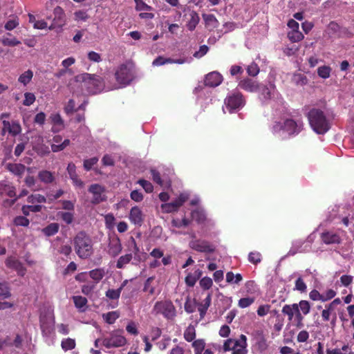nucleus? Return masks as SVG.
I'll list each match as a JSON object with an SVG mask.
<instances>
[{
	"label": "nucleus",
	"instance_id": "obj_1",
	"mask_svg": "<svg viewBox=\"0 0 354 354\" xmlns=\"http://www.w3.org/2000/svg\"><path fill=\"white\" fill-rule=\"evenodd\" d=\"M311 304L307 300H300L299 303L285 304L281 309V313L287 316L290 322H293L297 328L304 326V317L310 312Z\"/></svg>",
	"mask_w": 354,
	"mask_h": 354
},
{
	"label": "nucleus",
	"instance_id": "obj_2",
	"mask_svg": "<svg viewBox=\"0 0 354 354\" xmlns=\"http://www.w3.org/2000/svg\"><path fill=\"white\" fill-rule=\"evenodd\" d=\"M75 80L80 84L81 88L85 89L88 94H97L104 88L103 79L95 74L88 73L79 74L75 77Z\"/></svg>",
	"mask_w": 354,
	"mask_h": 354
},
{
	"label": "nucleus",
	"instance_id": "obj_3",
	"mask_svg": "<svg viewBox=\"0 0 354 354\" xmlns=\"http://www.w3.org/2000/svg\"><path fill=\"white\" fill-rule=\"evenodd\" d=\"M75 253L82 259L89 258L93 253V245L91 236L84 231L79 232L73 239Z\"/></svg>",
	"mask_w": 354,
	"mask_h": 354
},
{
	"label": "nucleus",
	"instance_id": "obj_4",
	"mask_svg": "<svg viewBox=\"0 0 354 354\" xmlns=\"http://www.w3.org/2000/svg\"><path fill=\"white\" fill-rule=\"evenodd\" d=\"M308 119L313 129L319 134H324L330 129V124L324 113L319 109L310 110Z\"/></svg>",
	"mask_w": 354,
	"mask_h": 354
},
{
	"label": "nucleus",
	"instance_id": "obj_5",
	"mask_svg": "<svg viewBox=\"0 0 354 354\" xmlns=\"http://www.w3.org/2000/svg\"><path fill=\"white\" fill-rule=\"evenodd\" d=\"M176 308L171 300H162L156 302L152 309L155 315H162L167 319H172L176 316Z\"/></svg>",
	"mask_w": 354,
	"mask_h": 354
},
{
	"label": "nucleus",
	"instance_id": "obj_6",
	"mask_svg": "<svg viewBox=\"0 0 354 354\" xmlns=\"http://www.w3.org/2000/svg\"><path fill=\"white\" fill-rule=\"evenodd\" d=\"M122 334L123 330L120 329L111 331L108 337L102 339L103 346L106 348L124 346L127 341Z\"/></svg>",
	"mask_w": 354,
	"mask_h": 354
},
{
	"label": "nucleus",
	"instance_id": "obj_7",
	"mask_svg": "<svg viewBox=\"0 0 354 354\" xmlns=\"http://www.w3.org/2000/svg\"><path fill=\"white\" fill-rule=\"evenodd\" d=\"M116 81L123 85H128L134 79L133 66L130 64L120 65L115 73Z\"/></svg>",
	"mask_w": 354,
	"mask_h": 354
},
{
	"label": "nucleus",
	"instance_id": "obj_8",
	"mask_svg": "<svg viewBox=\"0 0 354 354\" xmlns=\"http://www.w3.org/2000/svg\"><path fill=\"white\" fill-rule=\"evenodd\" d=\"M225 104L229 112L232 113L242 109L245 104V100L241 92L236 91L226 97Z\"/></svg>",
	"mask_w": 354,
	"mask_h": 354
},
{
	"label": "nucleus",
	"instance_id": "obj_9",
	"mask_svg": "<svg viewBox=\"0 0 354 354\" xmlns=\"http://www.w3.org/2000/svg\"><path fill=\"white\" fill-rule=\"evenodd\" d=\"M40 328L43 333L50 334L54 330L55 317L53 312L41 314L39 318Z\"/></svg>",
	"mask_w": 354,
	"mask_h": 354
},
{
	"label": "nucleus",
	"instance_id": "obj_10",
	"mask_svg": "<svg viewBox=\"0 0 354 354\" xmlns=\"http://www.w3.org/2000/svg\"><path fill=\"white\" fill-rule=\"evenodd\" d=\"M283 131L289 136H295L303 129V122L301 120L295 121L293 119H286L283 122Z\"/></svg>",
	"mask_w": 354,
	"mask_h": 354
},
{
	"label": "nucleus",
	"instance_id": "obj_11",
	"mask_svg": "<svg viewBox=\"0 0 354 354\" xmlns=\"http://www.w3.org/2000/svg\"><path fill=\"white\" fill-rule=\"evenodd\" d=\"M189 246L192 249L203 253H212L215 250V247L205 240H193L190 241Z\"/></svg>",
	"mask_w": 354,
	"mask_h": 354
},
{
	"label": "nucleus",
	"instance_id": "obj_12",
	"mask_svg": "<svg viewBox=\"0 0 354 354\" xmlns=\"http://www.w3.org/2000/svg\"><path fill=\"white\" fill-rule=\"evenodd\" d=\"M88 192L93 194L91 199L93 204H99L106 199V197L104 194L105 189L99 184H92L88 188Z\"/></svg>",
	"mask_w": 354,
	"mask_h": 354
},
{
	"label": "nucleus",
	"instance_id": "obj_13",
	"mask_svg": "<svg viewBox=\"0 0 354 354\" xmlns=\"http://www.w3.org/2000/svg\"><path fill=\"white\" fill-rule=\"evenodd\" d=\"M258 91L260 92L259 97L263 102H267L278 95L276 86L273 84H270L268 86H259Z\"/></svg>",
	"mask_w": 354,
	"mask_h": 354
},
{
	"label": "nucleus",
	"instance_id": "obj_14",
	"mask_svg": "<svg viewBox=\"0 0 354 354\" xmlns=\"http://www.w3.org/2000/svg\"><path fill=\"white\" fill-rule=\"evenodd\" d=\"M6 266L10 269L17 271L18 275L24 277L26 272V268L24 266L22 263L17 259L15 257H9L6 259Z\"/></svg>",
	"mask_w": 354,
	"mask_h": 354
},
{
	"label": "nucleus",
	"instance_id": "obj_15",
	"mask_svg": "<svg viewBox=\"0 0 354 354\" xmlns=\"http://www.w3.org/2000/svg\"><path fill=\"white\" fill-rule=\"evenodd\" d=\"M238 86L250 93L257 92L259 89V82L249 77H245L240 80Z\"/></svg>",
	"mask_w": 354,
	"mask_h": 354
},
{
	"label": "nucleus",
	"instance_id": "obj_16",
	"mask_svg": "<svg viewBox=\"0 0 354 354\" xmlns=\"http://www.w3.org/2000/svg\"><path fill=\"white\" fill-rule=\"evenodd\" d=\"M223 82L222 75L216 71L211 72L206 75L204 84L205 86L209 87H216L221 84Z\"/></svg>",
	"mask_w": 354,
	"mask_h": 354
},
{
	"label": "nucleus",
	"instance_id": "obj_17",
	"mask_svg": "<svg viewBox=\"0 0 354 354\" xmlns=\"http://www.w3.org/2000/svg\"><path fill=\"white\" fill-rule=\"evenodd\" d=\"M322 241L326 244H339L341 243V238L337 233L331 231H324L320 234Z\"/></svg>",
	"mask_w": 354,
	"mask_h": 354
},
{
	"label": "nucleus",
	"instance_id": "obj_18",
	"mask_svg": "<svg viewBox=\"0 0 354 354\" xmlns=\"http://www.w3.org/2000/svg\"><path fill=\"white\" fill-rule=\"evenodd\" d=\"M247 337L245 335H241L239 339H235L232 354H247Z\"/></svg>",
	"mask_w": 354,
	"mask_h": 354
},
{
	"label": "nucleus",
	"instance_id": "obj_19",
	"mask_svg": "<svg viewBox=\"0 0 354 354\" xmlns=\"http://www.w3.org/2000/svg\"><path fill=\"white\" fill-rule=\"evenodd\" d=\"M129 220L134 225L141 226L144 221V215L142 210L138 207H133L129 213Z\"/></svg>",
	"mask_w": 354,
	"mask_h": 354
},
{
	"label": "nucleus",
	"instance_id": "obj_20",
	"mask_svg": "<svg viewBox=\"0 0 354 354\" xmlns=\"http://www.w3.org/2000/svg\"><path fill=\"white\" fill-rule=\"evenodd\" d=\"M122 247L119 238H113L110 240L108 245V254L112 257H117L122 251Z\"/></svg>",
	"mask_w": 354,
	"mask_h": 354
},
{
	"label": "nucleus",
	"instance_id": "obj_21",
	"mask_svg": "<svg viewBox=\"0 0 354 354\" xmlns=\"http://www.w3.org/2000/svg\"><path fill=\"white\" fill-rule=\"evenodd\" d=\"M67 171L69 174L70 178L72 180L75 186L82 188L84 185V182L78 178L76 173V167L74 163L70 162L67 166Z\"/></svg>",
	"mask_w": 354,
	"mask_h": 354
},
{
	"label": "nucleus",
	"instance_id": "obj_22",
	"mask_svg": "<svg viewBox=\"0 0 354 354\" xmlns=\"http://www.w3.org/2000/svg\"><path fill=\"white\" fill-rule=\"evenodd\" d=\"M3 130L6 129L9 133L13 136L19 135L21 131V127L19 122L12 121L11 123L9 121L3 120Z\"/></svg>",
	"mask_w": 354,
	"mask_h": 354
},
{
	"label": "nucleus",
	"instance_id": "obj_23",
	"mask_svg": "<svg viewBox=\"0 0 354 354\" xmlns=\"http://www.w3.org/2000/svg\"><path fill=\"white\" fill-rule=\"evenodd\" d=\"M37 177L44 184H53L55 181V174L46 169L39 171Z\"/></svg>",
	"mask_w": 354,
	"mask_h": 354
},
{
	"label": "nucleus",
	"instance_id": "obj_24",
	"mask_svg": "<svg viewBox=\"0 0 354 354\" xmlns=\"http://www.w3.org/2000/svg\"><path fill=\"white\" fill-rule=\"evenodd\" d=\"M212 302V292H208L205 299L201 303H197L198 311L201 319L204 318Z\"/></svg>",
	"mask_w": 354,
	"mask_h": 354
},
{
	"label": "nucleus",
	"instance_id": "obj_25",
	"mask_svg": "<svg viewBox=\"0 0 354 354\" xmlns=\"http://www.w3.org/2000/svg\"><path fill=\"white\" fill-rule=\"evenodd\" d=\"M202 17L205 21V27L209 30H213L218 27L219 22L214 15L203 14Z\"/></svg>",
	"mask_w": 354,
	"mask_h": 354
},
{
	"label": "nucleus",
	"instance_id": "obj_26",
	"mask_svg": "<svg viewBox=\"0 0 354 354\" xmlns=\"http://www.w3.org/2000/svg\"><path fill=\"white\" fill-rule=\"evenodd\" d=\"M6 167L10 172L19 177H21L26 170L25 165L21 163H8Z\"/></svg>",
	"mask_w": 354,
	"mask_h": 354
},
{
	"label": "nucleus",
	"instance_id": "obj_27",
	"mask_svg": "<svg viewBox=\"0 0 354 354\" xmlns=\"http://www.w3.org/2000/svg\"><path fill=\"white\" fill-rule=\"evenodd\" d=\"M0 195H6L10 198L16 196L15 188L10 183L0 182Z\"/></svg>",
	"mask_w": 354,
	"mask_h": 354
},
{
	"label": "nucleus",
	"instance_id": "obj_28",
	"mask_svg": "<svg viewBox=\"0 0 354 354\" xmlns=\"http://www.w3.org/2000/svg\"><path fill=\"white\" fill-rule=\"evenodd\" d=\"M106 272L104 268H96L88 272L90 277L94 281L95 284L98 283L104 277Z\"/></svg>",
	"mask_w": 354,
	"mask_h": 354
},
{
	"label": "nucleus",
	"instance_id": "obj_29",
	"mask_svg": "<svg viewBox=\"0 0 354 354\" xmlns=\"http://www.w3.org/2000/svg\"><path fill=\"white\" fill-rule=\"evenodd\" d=\"M189 16L190 19L187 24V28L189 30L193 31L198 24L200 21V17L198 14L194 10H192L190 12Z\"/></svg>",
	"mask_w": 354,
	"mask_h": 354
},
{
	"label": "nucleus",
	"instance_id": "obj_30",
	"mask_svg": "<svg viewBox=\"0 0 354 354\" xmlns=\"http://www.w3.org/2000/svg\"><path fill=\"white\" fill-rule=\"evenodd\" d=\"M59 225L57 223H52L42 229V232L46 236H51L57 234L59 231Z\"/></svg>",
	"mask_w": 354,
	"mask_h": 354
},
{
	"label": "nucleus",
	"instance_id": "obj_31",
	"mask_svg": "<svg viewBox=\"0 0 354 354\" xmlns=\"http://www.w3.org/2000/svg\"><path fill=\"white\" fill-rule=\"evenodd\" d=\"M180 207L181 206L178 204L176 199L170 203H165L161 205L162 209L165 213L177 212Z\"/></svg>",
	"mask_w": 354,
	"mask_h": 354
},
{
	"label": "nucleus",
	"instance_id": "obj_32",
	"mask_svg": "<svg viewBox=\"0 0 354 354\" xmlns=\"http://www.w3.org/2000/svg\"><path fill=\"white\" fill-rule=\"evenodd\" d=\"M192 346L194 351V354H202L205 348V342L203 339L194 340Z\"/></svg>",
	"mask_w": 354,
	"mask_h": 354
},
{
	"label": "nucleus",
	"instance_id": "obj_33",
	"mask_svg": "<svg viewBox=\"0 0 354 354\" xmlns=\"http://www.w3.org/2000/svg\"><path fill=\"white\" fill-rule=\"evenodd\" d=\"M133 258L132 254H126L123 256H121L117 261L116 268L119 269H122L124 266L129 263Z\"/></svg>",
	"mask_w": 354,
	"mask_h": 354
},
{
	"label": "nucleus",
	"instance_id": "obj_34",
	"mask_svg": "<svg viewBox=\"0 0 354 354\" xmlns=\"http://www.w3.org/2000/svg\"><path fill=\"white\" fill-rule=\"evenodd\" d=\"M43 208L42 205H23L21 211L24 215L28 216L30 212H39Z\"/></svg>",
	"mask_w": 354,
	"mask_h": 354
},
{
	"label": "nucleus",
	"instance_id": "obj_35",
	"mask_svg": "<svg viewBox=\"0 0 354 354\" xmlns=\"http://www.w3.org/2000/svg\"><path fill=\"white\" fill-rule=\"evenodd\" d=\"M119 317L120 314L118 311H111L102 315L104 320L109 324H113Z\"/></svg>",
	"mask_w": 354,
	"mask_h": 354
},
{
	"label": "nucleus",
	"instance_id": "obj_36",
	"mask_svg": "<svg viewBox=\"0 0 354 354\" xmlns=\"http://www.w3.org/2000/svg\"><path fill=\"white\" fill-rule=\"evenodd\" d=\"M27 201L29 203H43L47 201L46 196L40 194H31L28 196Z\"/></svg>",
	"mask_w": 354,
	"mask_h": 354
},
{
	"label": "nucleus",
	"instance_id": "obj_37",
	"mask_svg": "<svg viewBox=\"0 0 354 354\" xmlns=\"http://www.w3.org/2000/svg\"><path fill=\"white\" fill-rule=\"evenodd\" d=\"M196 337V330L194 327L192 325H189L184 332V338L186 341L191 342H194Z\"/></svg>",
	"mask_w": 354,
	"mask_h": 354
},
{
	"label": "nucleus",
	"instance_id": "obj_38",
	"mask_svg": "<svg viewBox=\"0 0 354 354\" xmlns=\"http://www.w3.org/2000/svg\"><path fill=\"white\" fill-rule=\"evenodd\" d=\"M75 339L69 337L64 339L61 342L62 348L65 351L75 348Z\"/></svg>",
	"mask_w": 354,
	"mask_h": 354
},
{
	"label": "nucleus",
	"instance_id": "obj_39",
	"mask_svg": "<svg viewBox=\"0 0 354 354\" xmlns=\"http://www.w3.org/2000/svg\"><path fill=\"white\" fill-rule=\"evenodd\" d=\"M288 38L292 42H299L304 38V36L299 30H291L288 33Z\"/></svg>",
	"mask_w": 354,
	"mask_h": 354
},
{
	"label": "nucleus",
	"instance_id": "obj_40",
	"mask_svg": "<svg viewBox=\"0 0 354 354\" xmlns=\"http://www.w3.org/2000/svg\"><path fill=\"white\" fill-rule=\"evenodd\" d=\"M32 77V71L31 70H28L19 76L18 81L26 86L31 81Z\"/></svg>",
	"mask_w": 354,
	"mask_h": 354
},
{
	"label": "nucleus",
	"instance_id": "obj_41",
	"mask_svg": "<svg viewBox=\"0 0 354 354\" xmlns=\"http://www.w3.org/2000/svg\"><path fill=\"white\" fill-rule=\"evenodd\" d=\"M331 68L328 66H322L317 68V75L323 79H327L330 77Z\"/></svg>",
	"mask_w": 354,
	"mask_h": 354
},
{
	"label": "nucleus",
	"instance_id": "obj_42",
	"mask_svg": "<svg viewBox=\"0 0 354 354\" xmlns=\"http://www.w3.org/2000/svg\"><path fill=\"white\" fill-rule=\"evenodd\" d=\"M154 279V277H149L144 283L143 291L147 292L149 295H153L155 293V287L151 286V283Z\"/></svg>",
	"mask_w": 354,
	"mask_h": 354
},
{
	"label": "nucleus",
	"instance_id": "obj_43",
	"mask_svg": "<svg viewBox=\"0 0 354 354\" xmlns=\"http://www.w3.org/2000/svg\"><path fill=\"white\" fill-rule=\"evenodd\" d=\"M295 290L299 291L300 292H306L307 290V286L304 279L299 277L295 281Z\"/></svg>",
	"mask_w": 354,
	"mask_h": 354
},
{
	"label": "nucleus",
	"instance_id": "obj_44",
	"mask_svg": "<svg viewBox=\"0 0 354 354\" xmlns=\"http://www.w3.org/2000/svg\"><path fill=\"white\" fill-rule=\"evenodd\" d=\"M11 295L10 288L7 283H0V298L6 299Z\"/></svg>",
	"mask_w": 354,
	"mask_h": 354
},
{
	"label": "nucleus",
	"instance_id": "obj_45",
	"mask_svg": "<svg viewBox=\"0 0 354 354\" xmlns=\"http://www.w3.org/2000/svg\"><path fill=\"white\" fill-rule=\"evenodd\" d=\"M248 261L254 265L258 264L261 261V253L257 251L250 252L248 254Z\"/></svg>",
	"mask_w": 354,
	"mask_h": 354
},
{
	"label": "nucleus",
	"instance_id": "obj_46",
	"mask_svg": "<svg viewBox=\"0 0 354 354\" xmlns=\"http://www.w3.org/2000/svg\"><path fill=\"white\" fill-rule=\"evenodd\" d=\"M73 300L75 307L77 308H82L84 307L88 302L87 299L82 296H73Z\"/></svg>",
	"mask_w": 354,
	"mask_h": 354
},
{
	"label": "nucleus",
	"instance_id": "obj_47",
	"mask_svg": "<svg viewBox=\"0 0 354 354\" xmlns=\"http://www.w3.org/2000/svg\"><path fill=\"white\" fill-rule=\"evenodd\" d=\"M13 223L16 226L28 227L30 224V221L25 216H17L14 218Z\"/></svg>",
	"mask_w": 354,
	"mask_h": 354
},
{
	"label": "nucleus",
	"instance_id": "obj_48",
	"mask_svg": "<svg viewBox=\"0 0 354 354\" xmlns=\"http://www.w3.org/2000/svg\"><path fill=\"white\" fill-rule=\"evenodd\" d=\"M69 145H70V140L65 139L60 144H53L51 145V149L53 152H59V151L64 150Z\"/></svg>",
	"mask_w": 354,
	"mask_h": 354
},
{
	"label": "nucleus",
	"instance_id": "obj_49",
	"mask_svg": "<svg viewBox=\"0 0 354 354\" xmlns=\"http://www.w3.org/2000/svg\"><path fill=\"white\" fill-rule=\"evenodd\" d=\"M246 70L248 75L252 77L257 76L259 73V67L254 62H252L248 65Z\"/></svg>",
	"mask_w": 354,
	"mask_h": 354
},
{
	"label": "nucleus",
	"instance_id": "obj_50",
	"mask_svg": "<svg viewBox=\"0 0 354 354\" xmlns=\"http://www.w3.org/2000/svg\"><path fill=\"white\" fill-rule=\"evenodd\" d=\"M134 1L136 3V10L137 11H142V10L151 11L153 9L151 6L147 5L142 0H134Z\"/></svg>",
	"mask_w": 354,
	"mask_h": 354
},
{
	"label": "nucleus",
	"instance_id": "obj_51",
	"mask_svg": "<svg viewBox=\"0 0 354 354\" xmlns=\"http://www.w3.org/2000/svg\"><path fill=\"white\" fill-rule=\"evenodd\" d=\"M254 297L241 298L239 300L238 306L241 308H245L252 305L254 302Z\"/></svg>",
	"mask_w": 354,
	"mask_h": 354
},
{
	"label": "nucleus",
	"instance_id": "obj_52",
	"mask_svg": "<svg viewBox=\"0 0 354 354\" xmlns=\"http://www.w3.org/2000/svg\"><path fill=\"white\" fill-rule=\"evenodd\" d=\"M33 149L40 156H44L50 153L48 147L44 144L34 146Z\"/></svg>",
	"mask_w": 354,
	"mask_h": 354
},
{
	"label": "nucleus",
	"instance_id": "obj_53",
	"mask_svg": "<svg viewBox=\"0 0 354 354\" xmlns=\"http://www.w3.org/2000/svg\"><path fill=\"white\" fill-rule=\"evenodd\" d=\"M138 183L142 187L147 193H151L153 191V185L148 180L140 179Z\"/></svg>",
	"mask_w": 354,
	"mask_h": 354
},
{
	"label": "nucleus",
	"instance_id": "obj_54",
	"mask_svg": "<svg viewBox=\"0 0 354 354\" xmlns=\"http://www.w3.org/2000/svg\"><path fill=\"white\" fill-rule=\"evenodd\" d=\"M2 44L7 46H15L21 44V41L17 40L15 37H3L2 39Z\"/></svg>",
	"mask_w": 354,
	"mask_h": 354
},
{
	"label": "nucleus",
	"instance_id": "obj_55",
	"mask_svg": "<svg viewBox=\"0 0 354 354\" xmlns=\"http://www.w3.org/2000/svg\"><path fill=\"white\" fill-rule=\"evenodd\" d=\"M24 97L25 99L23 101V104L27 106L32 105L36 100L32 93L26 92L24 93Z\"/></svg>",
	"mask_w": 354,
	"mask_h": 354
},
{
	"label": "nucleus",
	"instance_id": "obj_56",
	"mask_svg": "<svg viewBox=\"0 0 354 354\" xmlns=\"http://www.w3.org/2000/svg\"><path fill=\"white\" fill-rule=\"evenodd\" d=\"M120 293H121V288H118L116 290L109 289L106 292V296L111 299H118L120 298Z\"/></svg>",
	"mask_w": 354,
	"mask_h": 354
},
{
	"label": "nucleus",
	"instance_id": "obj_57",
	"mask_svg": "<svg viewBox=\"0 0 354 354\" xmlns=\"http://www.w3.org/2000/svg\"><path fill=\"white\" fill-rule=\"evenodd\" d=\"M348 349V345L345 344L342 348L326 349V354H346Z\"/></svg>",
	"mask_w": 354,
	"mask_h": 354
},
{
	"label": "nucleus",
	"instance_id": "obj_58",
	"mask_svg": "<svg viewBox=\"0 0 354 354\" xmlns=\"http://www.w3.org/2000/svg\"><path fill=\"white\" fill-rule=\"evenodd\" d=\"M199 284L204 290H209L213 284L212 280L210 277H205L200 280Z\"/></svg>",
	"mask_w": 354,
	"mask_h": 354
},
{
	"label": "nucleus",
	"instance_id": "obj_59",
	"mask_svg": "<svg viewBox=\"0 0 354 354\" xmlns=\"http://www.w3.org/2000/svg\"><path fill=\"white\" fill-rule=\"evenodd\" d=\"M98 162V158L93 157L89 159H86L84 161V168L86 171H90L93 166L97 164Z\"/></svg>",
	"mask_w": 354,
	"mask_h": 354
},
{
	"label": "nucleus",
	"instance_id": "obj_60",
	"mask_svg": "<svg viewBox=\"0 0 354 354\" xmlns=\"http://www.w3.org/2000/svg\"><path fill=\"white\" fill-rule=\"evenodd\" d=\"M171 62V58H165L162 56H158L153 61L152 64L153 66H159Z\"/></svg>",
	"mask_w": 354,
	"mask_h": 354
},
{
	"label": "nucleus",
	"instance_id": "obj_61",
	"mask_svg": "<svg viewBox=\"0 0 354 354\" xmlns=\"http://www.w3.org/2000/svg\"><path fill=\"white\" fill-rule=\"evenodd\" d=\"M95 288V284L93 283H88L82 286V292L85 295H91Z\"/></svg>",
	"mask_w": 354,
	"mask_h": 354
},
{
	"label": "nucleus",
	"instance_id": "obj_62",
	"mask_svg": "<svg viewBox=\"0 0 354 354\" xmlns=\"http://www.w3.org/2000/svg\"><path fill=\"white\" fill-rule=\"evenodd\" d=\"M309 298L313 301H324V295L320 294L319 292L315 289L310 292Z\"/></svg>",
	"mask_w": 354,
	"mask_h": 354
},
{
	"label": "nucleus",
	"instance_id": "obj_63",
	"mask_svg": "<svg viewBox=\"0 0 354 354\" xmlns=\"http://www.w3.org/2000/svg\"><path fill=\"white\" fill-rule=\"evenodd\" d=\"M60 216L66 224H71L74 218L73 214L68 212H61Z\"/></svg>",
	"mask_w": 354,
	"mask_h": 354
},
{
	"label": "nucleus",
	"instance_id": "obj_64",
	"mask_svg": "<svg viewBox=\"0 0 354 354\" xmlns=\"http://www.w3.org/2000/svg\"><path fill=\"white\" fill-rule=\"evenodd\" d=\"M88 59L91 62L99 63L102 61L101 55L95 51H89L87 55Z\"/></svg>",
	"mask_w": 354,
	"mask_h": 354
}]
</instances>
